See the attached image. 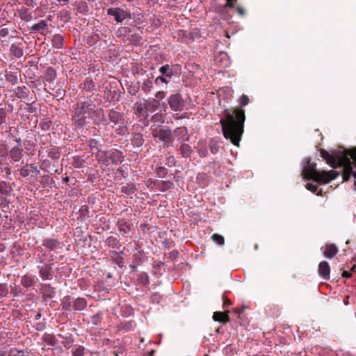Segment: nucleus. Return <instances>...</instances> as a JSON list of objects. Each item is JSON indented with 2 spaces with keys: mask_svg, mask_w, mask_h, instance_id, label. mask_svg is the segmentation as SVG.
<instances>
[{
  "mask_svg": "<svg viewBox=\"0 0 356 356\" xmlns=\"http://www.w3.org/2000/svg\"><path fill=\"white\" fill-rule=\"evenodd\" d=\"M161 298L162 296L159 293H154L151 296V300L153 302L159 303Z\"/></svg>",
  "mask_w": 356,
  "mask_h": 356,
  "instance_id": "nucleus-48",
  "label": "nucleus"
},
{
  "mask_svg": "<svg viewBox=\"0 0 356 356\" xmlns=\"http://www.w3.org/2000/svg\"><path fill=\"white\" fill-rule=\"evenodd\" d=\"M249 103V98L247 95H243L240 98V104L241 106H244L248 105Z\"/></svg>",
  "mask_w": 356,
  "mask_h": 356,
  "instance_id": "nucleus-49",
  "label": "nucleus"
},
{
  "mask_svg": "<svg viewBox=\"0 0 356 356\" xmlns=\"http://www.w3.org/2000/svg\"><path fill=\"white\" fill-rule=\"evenodd\" d=\"M60 306H61L62 310L65 311V312L70 311L71 307H72L71 297L70 296H65L61 300Z\"/></svg>",
  "mask_w": 356,
  "mask_h": 356,
  "instance_id": "nucleus-23",
  "label": "nucleus"
},
{
  "mask_svg": "<svg viewBox=\"0 0 356 356\" xmlns=\"http://www.w3.org/2000/svg\"><path fill=\"white\" fill-rule=\"evenodd\" d=\"M153 122H163V115L160 113L154 114L152 118Z\"/></svg>",
  "mask_w": 356,
  "mask_h": 356,
  "instance_id": "nucleus-46",
  "label": "nucleus"
},
{
  "mask_svg": "<svg viewBox=\"0 0 356 356\" xmlns=\"http://www.w3.org/2000/svg\"><path fill=\"white\" fill-rule=\"evenodd\" d=\"M156 172L159 177L163 178L167 175L168 170L161 166L156 168Z\"/></svg>",
  "mask_w": 356,
  "mask_h": 356,
  "instance_id": "nucleus-38",
  "label": "nucleus"
},
{
  "mask_svg": "<svg viewBox=\"0 0 356 356\" xmlns=\"http://www.w3.org/2000/svg\"><path fill=\"white\" fill-rule=\"evenodd\" d=\"M120 126L116 129L115 131L118 134L125 135L128 134V129L127 125L124 123V121L122 122V124H119Z\"/></svg>",
  "mask_w": 356,
  "mask_h": 356,
  "instance_id": "nucleus-34",
  "label": "nucleus"
},
{
  "mask_svg": "<svg viewBox=\"0 0 356 356\" xmlns=\"http://www.w3.org/2000/svg\"><path fill=\"white\" fill-rule=\"evenodd\" d=\"M342 276L343 277H347V278H349L351 277V273H349L348 271H346V270H344L342 273Z\"/></svg>",
  "mask_w": 356,
  "mask_h": 356,
  "instance_id": "nucleus-63",
  "label": "nucleus"
},
{
  "mask_svg": "<svg viewBox=\"0 0 356 356\" xmlns=\"http://www.w3.org/2000/svg\"><path fill=\"white\" fill-rule=\"evenodd\" d=\"M192 152L191 147L189 145L183 143L180 147V153L184 158H188L191 156Z\"/></svg>",
  "mask_w": 356,
  "mask_h": 356,
  "instance_id": "nucleus-28",
  "label": "nucleus"
},
{
  "mask_svg": "<svg viewBox=\"0 0 356 356\" xmlns=\"http://www.w3.org/2000/svg\"><path fill=\"white\" fill-rule=\"evenodd\" d=\"M17 13L19 18L23 21L29 22L33 19V12L26 7L22 6L17 10Z\"/></svg>",
  "mask_w": 356,
  "mask_h": 356,
  "instance_id": "nucleus-13",
  "label": "nucleus"
},
{
  "mask_svg": "<svg viewBox=\"0 0 356 356\" xmlns=\"http://www.w3.org/2000/svg\"><path fill=\"white\" fill-rule=\"evenodd\" d=\"M106 243L111 248H119L120 246V242L118 238L113 236H111L106 238Z\"/></svg>",
  "mask_w": 356,
  "mask_h": 356,
  "instance_id": "nucleus-30",
  "label": "nucleus"
},
{
  "mask_svg": "<svg viewBox=\"0 0 356 356\" xmlns=\"http://www.w3.org/2000/svg\"><path fill=\"white\" fill-rule=\"evenodd\" d=\"M245 120V111L238 108L227 112L225 118L220 120L223 136L236 146L239 145L243 134Z\"/></svg>",
  "mask_w": 356,
  "mask_h": 356,
  "instance_id": "nucleus-2",
  "label": "nucleus"
},
{
  "mask_svg": "<svg viewBox=\"0 0 356 356\" xmlns=\"http://www.w3.org/2000/svg\"><path fill=\"white\" fill-rule=\"evenodd\" d=\"M8 293V286L6 283L0 284V297H6Z\"/></svg>",
  "mask_w": 356,
  "mask_h": 356,
  "instance_id": "nucleus-37",
  "label": "nucleus"
},
{
  "mask_svg": "<svg viewBox=\"0 0 356 356\" xmlns=\"http://www.w3.org/2000/svg\"><path fill=\"white\" fill-rule=\"evenodd\" d=\"M8 356H24V353L23 351L14 350L10 352Z\"/></svg>",
  "mask_w": 356,
  "mask_h": 356,
  "instance_id": "nucleus-50",
  "label": "nucleus"
},
{
  "mask_svg": "<svg viewBox=\"0 0 356 356\" xmlns=\"http://www.w3.org/2000/svg\"><path fill=\"white\" fill-rule=\"evenodd\" d=\"M87 307V301L85 298L79 297L73 301L74 311H82Z\"/></svg>",
  "mask_w": 356,
  "mask_h": 356,
  "instance_id": "nucleus-18",
  "label": "nucleus"
},
{
  "mask_svg": "<svg viewBox=\"0 0 356 356\" xmlns=\"http://www.w3.org/2000/svg\"><path fill=\"white\" fill-rule=\"evenodd\" d=\"M107 14L115 17L118 22H122L123 20L131 17L130 13L120 8H111L107 10Z\"/></svg>",
  "mask_w": 356,
  "mask_h": 356,
  "instance_id": "nucleus-7",
  "label": "nucleus"
},
{
  "mask_svg": "<svg viewBox=\"0 0 356 356\" xmlns=\"http://www.w3.org/2000/svg\"><path fill=\"white\" fill-rule=\"evenodd\" d=\"M108 119L114 125L122 124L124 121V114L114 109H111L108 113Z\"/></svg>",
  "mask_w": 356,
  "mask_h": 356,
  "instance_id": "nucleus-9",
  "label": "nucleus"
},
{
  "mask_svg": "<svg viewBox=\"0 0 356 356\" xmlns=\"http://www.w3.org/2000/svg\"><path fill=\"white\" fill-rule=\"evenodd\" d=\"M159 71L163 75H165L168 77L170 78L172 76V72L170 69L169 65H165L161 66L159 69Z\"/></svg>",
  "mask_w": 356,
  "mask_h": 356,
  "instance_id": "nucleus-32",
  "label": "nucleus"
},
{
  "mask_svg": "<svg viewBox=\"0 0 356 356\" xmlns=\"http://www.w3.org/2000/svg\"><path fill=\"white\" fill-rule=\"evenodd\" d=\"M153 88V83L149 79H146L142 86V89L145 92H149L151 90V89Z\"/></svg>",
  "mask_w": 356,
  "mask_h": 356,
  "instance_id": "nucleus-36",
  "label": "nucleus"
},
{
  "mask_svg": "<svg viewBox=\"0 0 356 356\" xmlns=\"http://www.w3.org/2000/svg\"><path fill=\"white\" fill-rule=\"evenodd\" d=\"M30 172H35L36 175L40 174V170L37 168V167L34 164H31L29 165Z\"/></svg>",
  "mask_w": 356,
  "mask_h": 356,
  "instance_id": "nucleus-54",
  "label": "nucleus"
},
{
  "mask_svg": "<svg viewBox=\"0 0 356 356\" xmlns=\"http://www.w3.org/2000/svg\"><path fill=\"white\" fill-rule=\"evenodd\" d=\"M136 282L138 284L147 286L149 283V277L146 273L142 272L138 275Z\"/></svg>",
  "mask_w": 356,
  "mask_h": 356,
  "instance_id": "nucleus-24",
  "label": "nucleus"
},
{
  "mask_svg": "<svg viewBox=\"0 0 356 356\" xmlns=\"http://www.w3.org/2000/svg\"><path fill=\"white\" fill-rule=\"evenodd\" d=\"M236 1V0H227L225 7L233 8L234 6V2Z\"/></svg>",
  "mask_w": 356,
  "mask_h": 356,
  "instance_id": "nucleus-60",
  "label": "nucleus"
},
{
  "mask_svg": "<svg viewBox=\"0 0 356 356\" xmlns=\"http://www.w3.org/2000/svg\"><path fill=\"white\" fill-rule=\"evenodd\" d=\"M220 56H221V60H225V67L227 66L228 65V60H227V56L226 54H220Z\"/></svg>",
  "mask_w": 356,
  "mask_h": 356,
  "instance_id": "nucleus-61",
  "label": "nucleus"
},
{
  "mask_svg": "<svg viewBox=\"0 0 356 356\" xmlns=\"http://www.w3.org/2000/svg\"><path fill=\"white\" fill-rule=\"evenodd\" d=\"M5 76H6V80L8 82H9L10 83H11L12 85L16 84L18 81V76H17V73H16V72L6 71Z\"/></svg>",
  "mask_w": 356,
  "mask_h": 356,
  "instance_id": "nucleus-25",
  "label": "nucleus"
},
{
  "mask_svg": "<svg viewBox=\"0 0 356 356\" xmlns=\"http://www.w3.org/2000/svg\"><path fill=\"white\" fill-rule=\"evenodd\" d=\"M152 134L154 138H158L160 140L163 142L164 146L169 147L172 145L174 139L172 131L170 129H156L152 131Z\"/></svg>",
  "mask_w": 356,
  "mask_h": 356,
  "instance_id": "nucleus-5",
  "label": "nucleus"
},
{
  "mask_svg": "<svg viewBox=\"0 0 356 356\" xmlns=\"http://www.w3.org/2000/svg\"><path fill=\"white\" fill-rule=\"evenodd\" d=\"M43 341L48 345L54 346L56 344L57 339L54 334L45 333L42 337Z\"/></svg>",
  "mask_w": 356,
  "mask_h": 356,
  "instance_id": "nucleus-27",
  "label": "nucleus"
},
{
  "mask_svg": "<svg viewBox=\"0 0 356 356\" xmlns=\"http://www.w3.org/2000/svg\"><path fill=\"white\" fill-rule=\"evenodd\" d=\"M236 12L238 13V15H240L241 16H243L245 15V9L241 7V6H237L236 7Z\"/></svg>",
  "mask_w": 356,
  "mask_h": 356,
  "instance_id": "nucleus-58",
  "label": "nucleus"
},
{
  "mask_svg": "<svg viewBox=\"0 0 356 356\" xmlns=\"http://www.w3.org/2000/svg\"><path fill=\"white\" fill-rule=\"evenodd\" d=\"M56 77V70L52 67H49L47 69L45 74L44 75V79L46 81L49 83H51L54 81V79Z\"/></svg>",
  "mask_w": 356,
  "mask_h": 356,
  "instance_id": "nucleus-21",
  "label": "nucleus"
},
{
  "mask_svg": "<svg viewBox=\"0 0 356 356\" xmlns=\"http://www.w3.org/2000/svg\"><path fill=\"white\" fill-rule=\"evenodd\" d=\"M7 113L4 108H0V126L6 123Z\"/></svg>",
  "mask_w": 356,
  "mask_h": 356,
  "instance_id": "nucleus-42",
  "label": "nucleus"
},
{
  "mask_svg": "<svg viewBox=\"0 0 356 356\" xmlns=\"http://www.w3.org/2000/svg\"><path fill=\"white\" fill-rule=\"evenodd\" d=\"M321 156L331 167L335 168L338 166L343 167V179L348 181L351 175L356 179V147L343 152H334V154H330L325 149L320 152ZM356 187V181L355 182Z\"/></svg>",
  "mask_w": 356,
  "mask_h": 356,
  "instance_id": "nucleus-1",
  "label": "nucleus"
},
{
  "mask_svg": "<svg viewBox=\"0 0 356 356\" xmlns=\"http://www.w3.org/2000/svg\"><path fill=\"white\" fill-rule=\"evenodd\" d=\"M10 50L11 53L17 58H21L24 54L23 49L15 44L11 45Z\"/></svg>",
  "mask_w": 356,
  "mask_h": 356,
  "instance_id": "nucleus-31",
  "label": "nucleus"
},
{
  "mask_svg": "<svg viewBox=\"0 0 356 356\" xmlns=\"http://www.w3.org/2000/svg\"><path fill=\"white\" fill-rule=\"evenodd\" d=\"M145 105L146 107H147V106L150 107L149 110H151L152 111H154L157 108V105L154 104V102L151 103L149 102H145Z\"/></svg>",
  "mask_w": 356,
  "mask_h": 356,
  "instance_id": "nucleus-53",
  "label": "nucleus"
},
{
  "mask_svg": "<svg viewBox=\"0 0 356 356\" xmlns=\"http://www.w3.org/2000/svg\"><path fill=\"white\" fill-rule=\"evenodd\" d=\"M143 112H144V108H143L142 104H138L135 113L137 115L140 116V115H143Z\"/></svg>",
  "mask_w": 356,
  "mask_h": 356,
  "instance_id": "nucleus-51",
  "label": "nucleus"
},
{
  "mask_svg": "<svg viewBox=\"0 0 356 356\" xmlns=\"http://www.w3.org/2000/svg\"><path fill=\"white\" fill-rule=\"evenodd\" d=\"M14 93L21 99H26L29 96V90L26 86H18L15 88L14 89Z\"/></svg>",
  "mask_w": 356,
  "mask_h": 356,
  "instance_id": "nucleus-20",
  "label": "nucleus"
},
{
  "mask_svg": "<svg viewBox=\"0 0 356 356\" xmlns=\"http://www.w3.org/2000/svg\"><path fill=\"white\" fill-rule=\"evenodd\" d=\"M63 37L60 34L54 35L52 38V44L55 48L60 49L63 45Z\"/></svg>",
  "mask_w": 356,
  "mask_h": 356,
  "instance_id": "nucleus-26",
  "label": "nucleus"
},
{
  "mask_svg": "<svg viewBox=\"0 0 356 356\" xmlns=\"http://www.w3.org/2000/svg\"><path fill=\"white\" fill-rule=\"evenodd\" d=\"M47 26L48 24L45 20H40L38 23L33 25L30 29L32 31H40L44 30Z\"/></svg>",
  "mask_w": 356,
  "mask_h": 356,
  "instance_id": "nucleus-29",
  "label": "nucleus"
},
{
  "mask_svg": "<svg viewBox=\"0 0 356 356\" xmlns=\"http://www.w3.org/2000/svg\"><path fill=\"white\" fill-rule=\"evenodd\" d=\"M24 1L26 6L34 7L37 5L35 0H24Z\"/></svg>",
  "mask_w": 356,
  "mask_h": 356,
  "instance_id": "nucleus-52",
  "label": "nucleus"
},
{
  "mask_svg": "<svg viewBox=\"0 0 356 356\" xmlns=\"http://www.w3.org/2000/svg\"><path fill=\"white\" fill-rule=\"evenodd\" d=\"M9 31L7 28H2L0 29V36L1 37H6L8 35Z\"/></svg>",
  "mask_w": 356,
  "mask_h": 356,
  "instance_id": "nucleus-55",
  "label": "nucleus"
},
{
  "mask_svg": "<svg viewBox=\"0 0 356 356\" xmlns=\"http://www.w3.org/2000/svg\"><path fill=\"white\" fill-rule=\"evenodd\" d=\"M165 97V93L163 91H159L156 94V98L158 100H161Z\"/></svg>",
  "mask_w": 356,
  "mask_h": 356,
  "instance_id": "nucleus-56",
  "label": "nucleus"
},
{
  "mask_svg": "<svg viewBox=\"0 0 356 356\" xmlns=\"http://www.w3.org/2000/svg\"><path fill=\"white\" fill-rule=\"evenodd\" d=\"M10 156L15 161H19L22 156V149L19 146L13 147L10 151Z\"/></svg>",
  "mask_w": 356,
  "mask_h": 356,
  "instance_id": "nucleus-19",
  "label": "nucleus"
},
{
  "mask_svg": "<svg viewBox=\"0 0 356 356\" xmlns=\"http://www.w3.org/2000/svg\"><path fill=\"white\" fill-rule=\"evenodd\" d=\"M118 227L120 232L124 237L130 236L133 232L132 225L125 220H119Z\"/></svg>",
  "mask_w": 356,
  "mask_h": 356,
  "instance_id": "nucleus-10",
  "label": "nucleus"
},
{
  "mask_svg": "<svg viewBox=\"0 0 356 356\" xmlns=\"http://www.w3.org/2000/svg\"><path fill=\"white\" fill-rule=\"evenodd\" d=\"M306 188L307 190L310 191L312 193H316L318 189V187L317 185L312 184V183H307L306 185Z\"/></svg>",
  "mask_w": 356,
  "mask_h": 356,
  "instance_id": "nucleus-47",
  "label": "nucleus"
},
{
  "mask_svg": "<svg viewBox=\"0 0 356 356\" xmlns=\"http://www.w3.org/2000/svg\"><path fill=\"white\" fill-rule=\"evenodd\" d=\"M302 175L305 179H312L319 184H325L338 177L339 172L334 170L328 172L317 170L315 163L308 162L303 168Z\"/></svg>",
  "mask_w": 356,
  "mask_h": 356,
  "instance_id": "nucleus-3",
  "label": "nucleus"
},
{
  "mask_svg": "<svg viewBox=\"0 0 356 356\" xmlns=\"http://www.w3.org/2000/svg\"><path fill=\"white\" fill-rule=\"evenodd\" d=\"M174 136L180 141H188L189 140L188 130L185 127L177 128L174 131Z\"/></svg>",
  "mask_w": 356,
  "mask_h": 356,
  "instance_id": "nucleus-14",
  "label": "nucleus"
},
{
  "mask_svg": "<svg viewBox=\"0 0 356 356\" xmlns=\"http://www.w3.org/2000/svg\"><path fill=\"white\" fill-rule=\"evenodd\" d=\"M60 245V243L54 238H47L42 241V245L50 250L61 248Z\"/></svg>",
  "mask_w": 356,
  "mask_h": 356,
  "instance_id": "nucleus-15",
  "label": "nucleus"
},
{
  "mask_svg": "<svg viewBox=\"0 0 356 356\" xmlns=\"http://www.w3.org/2000/svg\"><path fill=\"white\" fill-rule=\"evenodd\" d=\"M49 270L47 268H41L40 270V275L44 280H48L49 278Z\"/></svg>",
  "mask_w": 356,
  "mask_h": 356,
  "instance_id": "nucleus-39",
  "label": "nucleus"
},
{
  "mask_svg": "<svg viewBox=\"0 0 356 356\" xmlns=\"http://www.w3.org/2000/svg\"><path fill=\"white\" fill-rule=\"evenodd\" d=\"M136 326V324L134 321H129L127 322L124 324V325L122 327L123 330H125L127 331L132 330L134 329Z\"/></svg>",
  "mask_w": 356,
  "mask_h": 356,
  "instance_id": "nucleus-43",
  "label": "nucleus"
},
{
  "mask_svg": "<svg viewBox=\"0 0 356 356\" xmlns=\"http://www.w3.org/2000/svg\"><path fill=\"white\" fill-rule=\"evenodd\" d=\"M168 104L174 111H181L185 107V101L179 94H173L168 97Z\"/></svg>",
  "mask_w": 356,
  "mask_h": 356,
  "instance_id": "nucleus-6",
  "label": "nucleus"
},
{
  "mask_svg": "<svg viewBox=\"0 0 356 356\" xmlns=\"http://www.w3.org/2000/svg\"><path fill=\"white\" fill-rule=\"evenodd\" d=\"M211 239L213 240V241L214 243H216V244H218L219 245H222L225 243L224 237L222 235L218 234H213L211 236Z\"/></svg>",
  "mask_w": 356,
  "mask_h": 356,
  "instance_id": "nucleus-33",
  "label": "nucleus"
},
{
  "mask_svg": "<svg viewBox=\"0 0 356 356\" xmlns=\"http://www.w3.org/2000/svg\"><path fill=\"white\" fill-rule=\"evenodd\" d=\"M213 319L215 321H219L225 323L229 321V311L226 312H216L213 313Z\"/></svg>",
  "mask_w": 356,
  "mask_h": 356,
  "instance_id": "nucleus-17",
  "label": "nucleus"
},
{
  "mask_svg": "<svg viewBox=\"0 0 356 356\" xmlns=\"http://www.w3.org/2000/svg\"><path fill=\"white\" fill-rule=\"evenodd\" d=\"M35 282V279L31 275H25L22 277L21 284L26 288L31 287Z\"/></svg>",
  "mask_w": 356,
  "mask_h": 356,
  "instance_id": "nucleus-22",
  "label": "nucleus"
},
{
  "mask_svg": "<svg viewBox=\"0 0 356 356\" xmlns=\"http://www.w3.org/2000/svg\"><path fill=\"white\" fill-rule=\"evenodd\" d=\"M104 155L108 160L113 163H121L124 161L122 152L118 149H112L104 152Z\"/></svg>",
  "mask_w": 356,
  "mask_h": 356,
  "instance_id": "nucleus-8",
  "label": "nucleus"
},
{
  "mask_svg": "<svg viewBox=\"0 0 356 356\" xmlns=\"http://www.w3.org/2000/svg\"><path fill=\"white\" fill-rule=\"evenodd\" d=\"M210 149H211V152L213 154H215L217 152L216 145V144L210 145Z\"/></svg>",
  "mask_w": 356,
  "mask_h": 356,
  "instance_id": "nucleus-62",
  "label": "nucleus"
},
{
  "mask_svg": "<svg viewBox=\"0 0 356 356\" xmlns=\"http://www.w3.org/2000/svg\"><path fill=\"white\" fill-rule=\"evenodd\" d=\"M244 309H245V307H243V308H241V309H236V308H235V309H234V312L236 313V314H239L243 313Z\"/></svg>",
  "mask_w": 356,
  "mask_h": 356,
  "instance_id": "nucleus-64",
  "label": "nucleus"
},
{
  "mask_svg": "<svg viewBox=\"0 0 356 356\" xmlns=\"http://www.w3.org/2000/svg\"><path fill=\"white\" fill-rule=\"evenodd\" d=\"M318 272L319 275L324 280H328L330 279V268L329 264L325 261H321L318 264Z\"/></svg>",
  "mask_w": 356,
  "mask_h": 356,
  "instance_id": "nucleus-11",
  "label": "nucleus"
},
{
  "mask_svg": "<svg viewBox=\"0 0 356 356\" xmlns=\"http://www.w3.org/2000/svg\"><path fill=\"white\" fill-rule=\"evenodd\" d=\"M102 320V315L101 313H97L92 317V323L94 325H99Z\"/></svg>",
  "mask_w": 356,
  "mask_h": 356,
  "instance_id": "nucleus-40",
  "label": "nucleus"
},
{
  "mask_svg": "<svg viewBox=\"0 0 356 356\" xmlns=\"http://www.w3.org/2000/svg\"><path fill=\"white\" fill-rule=\"evenodd\" d=\"M161 81L162 83H168V81L166 80V79L163 76H158L156 79H155V83L156 84H159V82Z\"/></svg>",
  "mask_w": 356,
  "mask_h": 356,
  "instance_id": "nucleus-57",
  "label": "nucleus"
},
{
  "mask_svg": "<svg viewBox=\"0 0 356 356\" xmlns=\"http://www.w3.org/2000/svg\"><path fill=\"white\" fill-rule=\"evenodd\" d=\"M95 111L91 118L94 123L97 125L100 124H107V120L104 118L103 110L97 108L95 105Z\"/></svg>",
  "mask_w": 356,
  "mask_h": 356,
  "instance_id": "nucleus-12",
  "label": "nucleus"
},
{
  "mask_svg": "<svg viewBox=\"0 0 356 356\" xmlns=\"http://www.w3.org/2000/svg\"><path fill=\"white\" fill-rule=\"evenodd\" d=\"M95 112L94 104L86 102H78L74 108L72 120L76 126L83 127L89 122L88 120L91 119Z\"/></svg>",
  "mask_w": 356,
  "mask_h": 356,
  "instance_id": "nucleus-4",
  "label": "nucleus"
},
{
  "mask_svg": "<svg viewBox=\"0 0 356 356\" xmlns=\"http://www.w3.org/2000/svg\"><path fill=\"white\" fill-rule=\"evenodd\" d=\"M133 143L137 147L142 146L143 144V139L142 138V136L138 135L137 136L134 137V138L133 139Z\"/></svg>",
  "mask_w": 356,
  "mask_h": 356,
  "instance_id": "nucleus-44",
  "label": "nucleus"
},
{
  "mask_svg": "<svg viewBox=\"0 0 356 356\" xmlns=\"http://www.w3.org/2000/svg\"><path fill=\"white\" fill-rule=\"evenodd\" d=\"M30 172V170L27 168V166H23L19 169V174L23 177H26L29 176Z\"/></svg>",
  "mask_w": 356,
  "mask_h": 356,
  "instance_id": "nucleus-45",
  "label": "nucleus"
},
{
  "mask_svg": "<svg viewBox=\"0 0 356 356\" xmlns=\"http://www.w3.org/2000/svg\"><path fill=\"white\" fill-rule=\"evenodd\" d=\"M72 164L75 168H83L85 164V161L79 156L74 157Z\"/></svg>",
  "mask_w": 356,
  "mask_h": 356,
  "instance_id": "nucleus-35",
  "label": "nucleus"
},
{
  "mask_svg": "<svg viewBox=\"0 0 356 356\" xmlns=\"http://www.w3.org/2000/svg\"><path fill=\"white\" fill-rule=\"evenodd\" d=\"M85 348L83 346H79L75 348L72 352L73 356H83L84 354Z\"/></svg>",
  "mask_w": 356,
  "mask_h": 356,
  "instance_id": "nucleus-41",
  "label": "nucleus"
},
{
  "mask_svg": "<svg viewBox=\"0 0 356 356\" xmlns=\"http://www.w3.org/2000/svg\"><path fill=\"white\" fill-rule=\"evenodd\" d=\"M338 252V249L334 244H327L324 248L323 254L327 258L334 257Z\"/></svg>",
  "mask_w": 356,
  "mask_h": 356,
  "instance_id": "nucleus-16",
  "label": "nucleus"
},
{
  "mask_svg": "<svg viewBox=\"0 0 356 356\" xmlns=\"http://www.w3.org/2000/svg\"><path fill=\"white\" fill-rule=\"evenodd\" d=\"M222 300H223V305H224V307L227 306V305H230L232 304L231 300L227 297H226L225 296H222Z\"/></svg>",
  "mask_w": 356,
  "mask_h": 356,
  "instance_id": "nucleus-59",
  "label": "nucleus"
}]
</instances>
